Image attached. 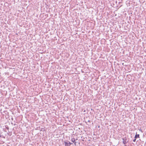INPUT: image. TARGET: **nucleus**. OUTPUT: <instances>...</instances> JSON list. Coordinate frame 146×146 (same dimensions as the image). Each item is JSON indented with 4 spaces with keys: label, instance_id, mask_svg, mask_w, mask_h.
Here are the masks:
<instances>
[{
    "label": "nucleus",
    "instance_id": "1",
    "mask_svg": "<svg viewBox=\"0 0 146 146\" xmlns=\"http://www.w3.org/2000/svg\"><path fill=\"white\" fill-rule=\"evenodd\" d=\"M71 144H72V143H71L68 141L67 142H64V145L65 146H70Z\"/></svg>",
    "mask_w": 146,
    "mask_h": 146
},
{
    "label": "nucleus",
    "instance_id": "2",
    "mask_svg": "<svg viewBox=\"0 0 146 146\" xmlns=\"http://www.w3.org/2000/svg\"><path fill=\"white\" fill-rule=\"evenodd\" d=\"M123 142L124 144H126L128 142V141H127L126 139L123 138Z\"/></svg>",
    "mask_w": 146,
    "mask_h": 146
},
{
    "label": "nucleus",
    "instance_id": "3",
    "mask_svg": "<svg viewBox=\"0 0 146 146\" xmlns=\"http://www.w3.org/2000/svg\"><path fill=\"white\" fill-rule=\"evenodd\" d=\"M75 140L74 138H72L71 139V141L74 143V144L75 145H76V142L75 141Z\"/></svg>",
    "mask_w": 146,
    "mask_h": 146
},
{
    "label": "nucleus",
    "instance_id": "4",
    "mask_svg": "<svg viewBox=\"0 0 146 146\" xmlns=\"http://www.w3.org/2000/svg\"><path fill=\"white\" fill-rule=\"evenodd\" d=\"M139 134H136L135 135V138L136 139L137 138H139Z\"/></svg>",
    "mask_w": 146,
    "mask_h": 146
},
{
    "label": "nucleus",
    "instance_id": "5",
    "mask_svg": "<svg viewBox=\"0 0 146 146\" xmlns=\"http://www.w3.org/2000/svg\"><path fill=\"white\" fill-rule=\"evenodd\" d=\"M113 1L114 2H115L116 4H117V1ZM118 3H120V2H118Z\"/></svg>",
    "mask_w": 146,
    "mask_h": 146
},
{
    "label": "nucleus",
    "instance_id": "6",
    "mask_svg": "<svg viewBox=\"0 0 146 146\" xmlns=\"http://www.w3.org/2000/svg\"><path fill=\"white\" fill-rule=\"evenodd\" d=\"M136 139H135H135L133 140V141L134 142H135V141H136Z\"/></svg>",
    "mask_w": 146,
    "mask_h": 146
},
{
    "label": "nucleus",
    "instance_id": "7",
    "mask_svg": "<svg viewBox=\"0 0 146 146\" xmlns=\"http://www.w3.org/2000/svg\"><path fill=\"white\" fill-rule=\"evenodd\" d=\"M1 137V135L0 134V137Z\"/></svg>",
    "mask_w": 146,
    "mask_h": 146
},
{
    "label": "nucleus",
    "instance_id": "8",
    "mask_svg": "<svg viewBox=\"0 0 146 146\" xmlns=\"http://www.w3.org/2000/svg\"><path fill=\"white\" fill-rule=\"evenodd\" d=\"M49 1L50 2V1Z\"/></svg>",
    "mask_w": 146,
    "mask_h": 146
}]
</instances>
